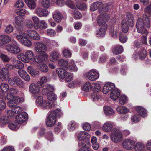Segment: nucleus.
Returning <instances> with one entry per match:
<instances>
[{
  "label": "nucleus",
  "instance_id": "f257e3e1",
  "mask_svg": "<svg viewBox=\"0 0 151 151\" xmlns=\"http://www.w3.org/2000/svg\"><path fill=\"white\" fill-rule=\"evenodd\" d=\"M144 12L145 14L143 16V18L141 17L138 18L136 26L138 33L147 35L148 32L146 28H149L150 24L149 17L146 14L151 15V3L145 9Z\"/></svg>",
  "mask_w": 151,
  "mask_h": 151
},
{
  "label": "nucleus",
  "instance_id": "f03ea898",
  "mask_svg": "<svg viewBox=\"0 0 151 151\" xmlns=\"http://www.w3.org/2000/svg\"><path fill=\"white\" fill-rule=\"evenodd\" d=\"M36 104L37 106H41L44 109L50 110L55 106L53 103H51L48 100H43L42 96H39L36 99Z\"/></svg>",
  "mask_w": 151,
  "mask_h": 151
},
{
  "label": "nucleus",
  "instance_id": "7ed1b4c3",
  "mask_svg": "<svg viewBox=\"0 0 151 151\" xmlns=\"http://www.w3.org/2000/svg\"><path fill=\"white\" fill-rule=\"evenodd\" d=\"M110 137L113 142L117 143L122 140L123 136V133L119 130L115 129L111 133Z\"/></svg>",
  "mask_w": 151,
  "mask_h": 151
},
{
  "label": "nucleus",
  "instance_id": "20e7f679",
  "mask_svg": "<svg viewBox=\"0 0 151 151\" xmlns=\"http://www.w3.org/2000/svg\"><path fill=\"white\" fill-rule=\"evenodd\" d=\"M84 77L88 80L94 81L97 80L99 77V74L98 71L95 69H91L85 73Z\"/></svg>",
  "mask_w": 151,
  "mask_h": 151
},
{
  "label": "nucleus",
  "instance_id": "39448f33",
  "mask_svg": "<svg viewBox=\"0 0 151 151\" xmlns=\"http://www.w3.org/2000/svg\"><path fill=\"white\" fill-rule=\"evenodd\" d=\"M78 139L79 141L78 145L85 144L88 142H86V140L90 138L91 135L85 131H80L76 133Z\"/></svg>",
  "mask_w": 151,
  "mask_h": 151
},
{
  "label": "nucleus",
  "instance_id": "423d86ee",
  "mask_svg": "<svg viewBox=\"0 0 151 151\" xmlns=\"http://www.w3.org/2000/svg\"><path fill=\"white\" fill-rule=\"evenodd\" d=\"M17 58L24 62L28 63L33 58L34 55L32 51L28 50L25 52V55L23 53H20L17 55Z\"/></svg>",
  "mask_w": 151,
  "mask_h": 151
},
{
  "label": "nucleus",
  "instance_id": "0eeeda50",
  "mask_svg": "<svg viewBox=\"0 0 151 151\" xmlns=\"http://www.w3.org/2000/svg\"><path fill=\"white\" fill-rule=\"evenodd\" d=\"M136 142V139L134 138H127L123 141L122 145L125 150H132L134 149Z\"/></svg>",
  "mask_w": 151,
  "mask_h": 151
},
{
  "label": "nucleus",
  "instance_id": "6e6552de",
  "mask_svg": "<svg viewBox=\"0 0 151 151\" xmlns=\"http://www.w3.org/2000/svg\"><path fill=\"white\" fill-rule=\"evenodd\" d=\"M16 38L19 42L25 46H30L32 45L31 42L27 39L25 32H22L17 35Z\"/></svg>",
  "mask_w": 151,
  "mask_h": 151
},
{
  "label": "nucleus",
  "instance_id": "1a4fd4ad",
  "mask_svg": "<svg viewBox=\"0 0 151 151\" xmlns=\"http://www.w3.org/2000/svg\"><path fill=\"white\" fill-rule=\"evenodd\" d=\"M57 121L55 114L54 112H50L48 114L46 119V124L48 127H52L54 125Z\"/></svg>",
  "mask_w": 151,
  "mask_h": 151
},
{
  "label": "nucleus",
  "instance_id": "9d476101",
  "mask_svg": "<svg viewBox=\"0 0 151 151\" xmlns=\"http://www.w3.org/2000/svg\"><path fill=\"white\" fill-rule=\"evenodd\" d=\"M8 82L10 85L14 86H18L22 87L24 85L23 82L21 79L16 76L9 78Z\"/></svg>",
  "mask_w": 151,
  "mask_h": 151
},
{
  "label": "nucleus",
  "instance_id": "9b49d317",
  "mask_svg": "<svg viewBox=\"0 0 151 151\" xmlns=\"http://www.w3.org/2000/svg\"><path fill=\"white\" fill-rule=\"evenodd\" d=\"M34 50L37 53H42L45 54V52L42 51H46L47 50V47L46 45L42 43L38 42H35L34 43Z\"/></svg>",
  "mask_w": 151,
  "mask_h": 151
},
{
  "label": "nucleus",
  "instance_id": "f8f14e48",
  "mask_svg": "<svg viewBox=\"0 0 151 151\" xmlns=\"http://www.w3.org/2000/svg\"><path fill=\"white\" fill-rule=\"evenodd\" d=\"M40 86V82L32 83L29 88V92L34 94H38L40 91V88L41 87Z\"/></svg>",
  "mask_w": 151,
  "mask_h": 151
},
{
  "label": "nucleus",
  "instance_id": "ddd939ff",
  "mask_svg": "<svg viewBox=\"0 0 151 151\" xmlns=\"http://www.w3.org/2000/svg\"><path fill=\"white\" fill-rule=\"evenodd\" d=\"M6 49L11 53L17 54L20 51V48L17 45L8 44L6 46Z\"/></svg>",
  "mask_w": 151,
  "mask_h": 151
},
{
  "label": "nucleus",
  "instance_id": "4468645a",
  "mask_svg": "<svg viewBox=\"0 0 151 151\" xmlns=\"http://www.w3.org/2000/svg\"><path fill=\"white\" fill-rule=\"evenodd\" d=\"M26 34L27 38H29L37 40H40V37L38 33L33 30L29 29L27 31Z\"/></svg>",
  "mask_w": 151,
  "mask_h": 151
},
{
  "label": "nucleus",
  "instance_id": "2eb2a0df",
  "mask_svg": "<svg viewBox=\"0 0 151 151\" xmlns=\"http://www.w3.org/2000/svg\"><path fill=\"white\" fill-rule=\"evenodd\" d=\"M115 124L113 122L107 121L104 124L102 127V129L105 132H109L114 130L113 128Z\"/></svg>",
  "mask_w": 151,
  "mask_h": 151
},
{
  "label": "nucleus",
  "instance_id": "dca6fc26",
  "mask_svg": "<svg viewBox=\"0 0 151 151\" xmlns=\"http://www.w3.org/2000/svg\"><path fill=\"white\" fill-rule=\"evenodd\" d=\"M34 13L40 17H45L48 14V11L41 7H36L34 11Z\"/></svg>",
  "mask_w": 151,
  "mask_h": 151
},
{
  "label": "nucleus",
  "instance_id": "f3484780",
  "mask_svg": "<svg viewBox=\"0 0 151 151\" xmlns=\"http://www.w3.org/2000/svg\"><path fill=\"white\" fill-rule=\"evenodd\" d=\"M109 15L106 14L104 13L101 15L98 18L97 20L98 24L100 26H102V27H104V25L103 24V22H105V24H107L106 22L109 20Z\"/></svg>",
  "mask_w": 151,
  "mask_h": 151
},
{
  "label": "nucleus",
  "instance_id": "a211bd4d",
  "mask_svg": "<svg viewBox=\"0 0 151 151\" xmlns=\"http://www.w3.org/2000/svg\"><path fill=\"white\" fill-rule=\"evenodd\" d=\"M18 92V90L17 89L13 88H10L9 91L7 94V99L9 100L15 101L17 97L15 95L17 94Z\"/></svg>",
  "mask_w": 151,
  "mask_h": 151
},
{
  "label": "nucleus",
  "instance_id": "6ab92c4d",
  "mask_svg": "<svg viewBox=\"0 0 151 151\" xmlns=\"http://www.w3.org/2000/svg\"><path fill=\"white\" fill-rule=\"evenodd\" d=\"M17 69H19L18 73L19 76L27 81H29L30 80V77L26 71L22 69V68L20 67H16Z\"/></svg>",
  "mask_w": 151,
  "mask_h": 151
},
{
  "label": "nucleus",
  "instance_id": "aec40b11",
  "mask_svg": "<svg viewBox=\"0 0 151 151\" xmlns=\"http://www.w3.org/2000/svg\"><path fill=\"white\" fill-rule=\"evenodd\" d=\"M27 119V115L25 113H22L16 116V120L17 122L21 124L25 122Z\"/></svg>",
  "mask_w": 151,
  "mask_h": 151
},
{
  "label": "nucleus",
  "instance_id": "412c9836",
  "mask_svg": "<svg viewBox=\"0 0 151 151\" xmlns=\"http://www.w3.org/2000/svg\"><path fill=\"white\" fill-rule=\"evenodd\" d=\"M11 40L10 37L6 35H0V46H2Z\"/></svg>",
  "mask_w": 151,
  "mask_h": 151
},
{
  "label": "nucleus",
  "instance_id": "4be33fe9",
  "mask_svg": "<svg viewBox=\"0 0 151 151\" xmlns=\"http://www.w3.org/2000/svg\"><path fill=\"white\" fill-rule=\"evenodd\" d=\"M115 86L114 84L108 82L106 83L104 85L102 91L104 93L106 94L110 90L115 88Z\"/></svg>",
  "mask_w": 151,
  "mask_h": 151
},
{
  "label": "nucleus",
  "instance_id": "5701e85b",
  "mask_svg": "<svg viewBox=\"0 0 151 151\" xmlns=\"http://www.w3.org/2000/svg\"><path fill=\"white\" fill-rule=\"evenodd\" d=\"M119 29V27L117 26H111L109 28V32L111 36L114 38L116 37L118 35Z\"/></svg>",
  "mask_w": 151,
  "mask_h": 151
},
{
  "label": "nucleus",
  "instance_id": "b1692460",
  "mask_svg": "<svg viewBox=\"0 0 151 151\" xmlns=\"http://www.w3.org/2000/svg\"><path fill=\"white\" fill-rule=\"evenodd\" d=\"M47 26V25L45 21L43 20H41L39 23L37 25L34 26V29L35 30L39 29V32H41L42 29H46Z\"/></svg>",
  "mask_w": 151,
  "mask_h": 151
},
{
  "label": "nucleus",
  "instance_id": "393cba45",
  "mask_svg": "<svg viewBox=\"0 0 151 151\" xmlns=\"http://www.w3.org/2000/svg\"><path fill=\"white\" fill-rule=\"evenodd\" d=\"M104 27H101L96 31V35L98 37H104L105 35V31L107 28V24H105V22H103ZM102 24L103 23H102Z\"/></svg>",
  "mask_w": 151,
  "mask_h": 151
},
{
  "label": "nucleus",
  "instance_id": "a878e982",
  "mask_svg": "<svg viewBox=\"0 0 151 151\" xmlns=\"http://www.w3.org/2000/svg\"><path fill=\"white\" fill-rule=\"evenodd\" d=\"M120 95V91L119 89L115 88L112 89L110 94V97L111 99L115 100Z\"/></svg>",
  "mask_w": 151,
  "mask_h": 151
},
{
  "label": "nucleus",
  "instance_id": "bb28decb",
  "mask_svg": "<svg viewBox=\"0 0 151 151\" xmlns=\"http://www.w3.org/2000/svg\"><path fill=\"white\" fill-rule=\"evenodd\" d=\"M126 19L129 25L131 27L134 25V19L133 15L129 12H127L126 14Z\"/></svg>",
  "mask_w": 151,
  "mask_h": 151
},
{
  "label": "nucleus",
  "instance_id": "cd10ccee",
  "mask_svg": "<svg viewBox=\"0 0 151 151\" xmlns=\"http://www.w3.org/2000/svg\"><path fill=\"white\" fill-rule=\"evenodd\" d=\"M65 67H60L56 69V72L61 79L67 72L65 69Z\"/></svg>",
  "mask_w": 151,
  "mask_h": 151
},
{
  "label": "nucleus",
  "instance_id": "c85d7f7f",
  "mask_svg": "<svg viewBox=\"0 0 151 151\" xmlns=\"http://www.w3.org/2000/svg\"><path fill=\"white\" fill-rule=\"evenodd\" d=\"M24 21V18L19 16H17L15 18V24L17 26L22 27Z\"/></svg>",
  "mask_w": 151,
  "mask_h": 151
},
{
  "label": "nucleus",
  "instance_id": "c756f323",
  "mask_svg": "<svg viewBox=\"0 0 151 151\" xmlns=\"http://www.w3.org/2000/svg\"><path fill=\"white\" fill-rule=\"evenodd\" d=\"M134 149L135 151H143L145 149V146L143 143L138 142L135 143Z\"/></svg>",
  "mask_w": 151,
  "mask_h": 151
},
{
  "label": "nucleus",
  "instance_id": "7c9ffc66",
  "mask_svg": "<svg viewBox=\"0 0 151 151\" xmlns=\"http://www.w3.org/2000/svg\"><path fill=\"white\" fill-rule=\"evenodd\" d=\"M15 13L16 14L20 16H24L25 15H29L30 14L28 11L24 9H17L15 11Z\"/></svg>",
  "mask_w": 151,
  "mask_h": 151
},
{
  "label": "nucleus",
  "instance_id": "2f4dec72",
  "mask_svg": "<svg viewBox=\"0 0 151 151\" xmlns=\"http://www.w3.org/2000/svg\"><path fill=\"white\" fill-rule=\"evenodd\" d=\"M60 55L59 53L57 51H53L50 56V60L52 62H55L59 58Z\"/></svg>",
  "mask_w": 151,
  "mask_h": 151
},
{
  "label": "nucleus",
  "instance_id": "473e14b6",
  "mask_svg": "<svg viewBox=\"0 0 151 151\" xmlns=\"http://www.w3.org/2000/svg\"><path fill=\"white\" fill-rule=\"evenodd\" d=\"M73 78V74L67 72L64 75L63 78H62L60 79H62L66 82H68L72 80Z\"/></svg>",
  "mask_w": 151,
  "mask_h": 151
},
{
  "label": "nucleus",
  "instance_id": "72a5a7b5",
  "mask_svg": "<svg viewBox=\"0 0 151 151\" xmlns=\"http://www.w3.org/2000/svg\"><path fill=\"white\" fill-rule=\"evenodd\" d=\"M40 54L37 56V58L35 60V62L37 63H40L43 61L45 58H46L48 57V55L47 53L45 52V54L42 53H39Z\"/></svg>",
  "mask_w": 151,
  "mask_h": 151
},
{
  "label": "nucleus",
  "instance_id": "f704fd0d",
  "mask_svg": "<svg viewBox=\"0 0 151 151\" xmlns=\"http://www.w3.org/2000/svg\"><path fill=\"white\" fill-rule=\"evenodd\" d=\"M136 110L142 117H145L147 116V112L146 110L142 107L139 106L136 107Z\"/></svg>",
  "mask_w": 151,
  "mask_h": 151
},
{
  "label": "nucleus",
  "instance_id": "c9c22d12",
  "mask_svg": "<svg viewBox=\"0 0 151 151\" xmlns=\"http://www.w3.org/2000/svg\"><path fill=\"white\" fill-rule=\"evenodd\" d=\"M9 117L6 116H2L0 119V127H2L7 124L9 122Z\"/></svg>",
  "mask_w": 151,
  "mask_h": 151
},
{
  "label": "nucleus",
  "instance_id": "e433bc0d",
  "mask_svg": "<svg viewBox=\"0 0 151 151\" xmlns=\"http://www.w3.org/2000/svg\"><path fill=\"white\" fill-rule=\"evenodd\" d=\"M28 7L31 10H33L36 6L35 0H24Z\"/></svg>",
  "mask_w": 151,
  "mask_h": 151
},
{
  "label": "nucleus",
  "instance_id": "4c0bfd02",
  "mask_svg": "<svg viewBox=\"0 0 151 151\" xmlns=\"http://www.w3.org/2000/svg\"><path fill=\"white\" fill-rule=\"evenodd\" d=\"M110 4L108 3H105L101 5L99 9V12L102 13L103 12H107L109 10V8L110 7Z\"/></svg>",
  "mask_w": 151,
  "mask_h": 151
},
{
  "label": "nucleus",
  "instance_id": "58836bf2",
  "mask_svg": "<svg viewBox=\"0 0 151 151\" xmlns=\"http://www.w3.org/2000/svg\"><path fill=\"white\" fill-rule=\"evenodd\" d=\"M104 112L108 116H112L115 114V111L109 106H106L104 107Z\"/></svg>",
  "mask_w": 151,
  "mask_h": 151
},
{
  "label": "nucleus",
  "instance_id": "ea45409f",
  "mask_svg": "<svg viewBox=\"0 0 151 151\" xmlns=\"http://www.w3.org/2000/svg\"><path fill=\"white\" fill-rule=\"evenodd\" d=\"M123 47L119 45H117L114 47L112 52L114 54L116 55L121 53L123 51Z\"/></svg>",
  "mask_w": 151,
  "mask_h": 151
},
{
  "label": "nucleus",
  "instance_id": "a19ab883",
  "mask_svg": "<svg viewBox=\"0 0 151 151\" xmlns=\"http://www.w3.org/2000/svg\"><path fill=\"white\" fill-rule=\"evenodd\" d=\"M80 147H82L79 150V151H91L90 149V145L89 142H87L82 145H78Z\"/></svg>",
  "mask_w": 151,
  "mask_h": 151
},
{
  "label": "nucleus",
  "instance_id": "79ce46f5",
  "mask_svg": "<svg viewBox=\"0 0 151 151\" xmlns=\"http://www.w3.org/2000/svg\"><path fill=\"white\" fill-rule=\"evenodd\" d=\"M116 111L119 114L126 113L129 111V109L126 107L119 106L116 109Z\"/></svg>",
  "mask_w": 151,
  "mask_h": 151
},
{
  "label": "nucleus",
  "instance_id": "37998d69",
  "mask_svg": "<svg viewBox=\"0 0 151 151\" xmlns=\"http://www.w3.org/2000/svg\"><path fill=\"white\" fill-rule=\"evenodd\" d=\"M53 17L55 21L58 23L61 22L63 17L61 14L60 12L55 13L53 14Z\"/></svg>",
  "mask_w": 151,
  "mask_h": 151
},
{
  "label": "nucleus",
  "instance_id": "c03bdc74",
  "mask_svg": "<svg viewBox=\"0 0 151 151\" xmlns=\"http://www.w3.org/2000/svg\"><path fill=\"white\" fill-rule=\"evenodd\" d=\"M92 84L89 82H86L83 85L82 90L85 92H88L90 90H92Z\"/></svg>",
  "mask_w": 151,
  "mask_h": 151
},
{
  "label": "nucleus",
  "instance_id": "a18cd8bd",
  "mask_svg": "<svg viewBox=\"0 0 151 151\" xmlns=\"http://www.w3.org/2000/svg\"><path fill=\"white\" fill-rule=\"evenodd\" d=\"M92 90L94 91L99 92L101 90V87L100 85L97 83H93L92 84Z\"/></svg>",
  "mask_w": 151,
  "mask_h": 151
},
{
  "label": "nucleus",
  "instance_id": "49530a36",
  "mask_svg": "<svg viewBox=\"0 0 151 151\" xmlns=\"http://www.w3.org/2000/svg\"><path fill=\"white\" fill-rule=\"evenodd\" d=\"M102 4L101 2H96L93 3L91 6L90 9L92 11H94L99 8Z\"/></svg>",
  "mask_w": 151,
  "mask_h": 151
},
{
  "label": "nucleus",
  "instance_id": "de8ad7c7",
  "mask_svg": "<svg viewBox=\"0 0 151 151\" xmlns=\"http://www.w3.org/2000/svg\"><path fill=\"white\" fill-rule=\"evenodd\" d=\"M128 101L127 97L124 95H121L119 99V102L122 105H124Z\"/></svg>",
  "mask_w": 151,
  "mask_h": 151
},
{
  "label": "nucleus",
  "instance_id": "09e8293b",
  "mask_svg": "<svg viewBox=\"0 0 151 151\" xmlns=\"http://www.w3.org/2000/svg\"><path fill=\"white\" fill-rule=\"evenodd\" d=\"M47 99L50 101H53L57 99V96L52 92L48 93L47 94Z\"/></svg>",
  "mask_w": 151,
  "mask_h": 151
},
{
  "label": "nucleus",
  "instance_id": "8fccbe9b",
  "mask_svg": "<svg viewBox=\"0 0 151 151\" xmlns=\"http://www.w3.org/2000/svg\"><path fill=\"white\" fill-rule=\"evenodd\" d=\"M0 88L1 91L6 92L8 90L9 87V85L7 83H2L0 84Z\"/></svg>",
  "mask_w": 151,
  "mask_h": 151
},
{
  "label": "nucleus",
  "instance_id": "3c124183",
  "mask_svg": "<svg viewBox=\"0 0 151 151\" xmlns=\"http://www.w3.org/2000/svg\"><path fill=\"white\" fill-rule=\"evenodd\" d=\"M14 6L16 8L21 9L24 6V3L22 0H16Z\"/></svg>",
  "mask_w": 151,
  "mask_h": 151
},
{
  "label": "nucleus",
  "instance_id": "603ef678",
  "mask_svg": "<svg viewBox=\"0 0 151 151\" xmlns=\"http://www.w3.org/2000/svg\"><path fill=\"white\" fill-rule=\"evenodd\" d=\"M27 69L28 72L32 76H35L38 73V71L33 67H28Z\"/></svg>",
  "mask_w": 151,
  "mask_h": 151
},
{
  "label": "nucleus",
  "instance_id": "864d4df0",
  "mask_svg": "<svg viewBox=\"0 0 151 151\" xmlns=\"http://www.w3.org/2000/svg\"><path fill=\"white\" fill-rule=\"evenodd\" d=\"M139 58L141 60L144 59L147 56V53L145 49H143L139 53Z\"/></svg>",
  "mask_w": 151,
  "mask_h": 151
},
{
  "label": "nucleus",
  "instance_id": "5fc2aeb1",
  "mask_svg": "<svg viewBox=\"0 0 151 151\" xmlns=\"http://www.w3.org/2000/svg\"><path fill=\"white\" fill-rule=\"evenodd\" d=\"M121 24L122 31L125 33H127L128 31V27L126 21L125 20L122 21Z\"/></svg>",
  "mask_w": 151,
  "mask_h": 151
},
{
  "label": "nucleus",
  "instance_id": "6e6d98bb",
  "mask_svg": "<svg viewBox=\"0 0 151 151\" xmlns=\"http://www.w3.org/2000/svg\"><path fill=\"white\" fill-rule=\"evenodd\" d=\"M91 98L93 101H96L101 99V97L99 94L94 93H91Z\"/></svg>",
  "mask_w": 151,
  "mask_h": 151
},
{
  "label": "nucleus",
  "instance_id": "4d7b16f0",
  "mask_svg": "<svg viewBox=\"0 0 151 151\" xmlns=\"http://www.w3.org/2000/svg\"><path fill=\"white\" fill-rule=\"evenodd\" d=\"M76 127V123L74 121H70L68 124V129L69 130L72 131L74 130Z\"/></svg>",
  "mask_w": 151,
  "mask_h": 151
},
{
  "label": "nucleus",
  "instance_id": "13d9d810",
  "mask_svg": "<svg viewBox=\"0 0 151 151\" xmlns=\"http://www.w3.org/2000/svg\"><path fill=\"white\" fill-rule=\"evenodd\" d=\"M8 127L9 129L13 130L16 131L19 129V127L17 125V123L15 122H11L9 124Z\"/></svg>",
  "mask_w": 151,
  "mask_h": 151
},
{
  "label": "nucleus",
  "instance_id": "bf43d9fd",
  "mask_svg": "<svg viewBox=\"0 0 151 151\" xmlns=\"http://www.w3.org/2000/svg\"><path fill=\"white\" fill-rule=\"evenodd\" d=\"M58 63L60 66H67L69 64L68 61L63 59H60L58 61Z\"/></svg>",
  "mask_w": 151,
  "mask_h": 151
},
{
  "label": "nucleus",
  "instance_id": "052dcab7",
  "mask_svg": "<svg viewBox=\"0 0 151 151\" xmlns=\"http://www.w3.org/2000/svg\"><path fill=\"white\" fill-rule=\"evenodd\" d=\"M25 23L26 27L28 28H32L34 26V27L33 22L31 20H26Z\"/></svg>",
  "mask_w": 151,
  "mask_h": 151
},
{
  "label": "nucleus",
  "instance_id": "680f3d73",
  "mask_svg": "<svg viewBox=\"0 0 151 151\" xmlns=\"http://www.w3.org/2000/svg\"><path fill=\"white\" fill-rule=\"evenodd\" d=\"M13 26L11 24H9L6 27L5 32L7 34H9L13 32Z\"/></svg>",
  "mask_w": 151,
  "mask_h": 151
},
{
  "label": "nucleus",
  "instance_id": "e2e57ef3",
  "mask_svg": "<svg viewBox=\"0 0 151 151\" xmlns=\"http://www.w3.org/2000/svg\"><path fill=\"white\" fill-rule=\"evenodd\" d=\"M49 0H42V6L45 8H48L50 6Z\"/></svg>",
  "mask_w": 151,
  "mask_h": 151
},
{
  "label": "nucleus",
  "instance_id": "0e129e2a",
  "mask_svg": "<svg viewBox=\"0 0 151 151\" xmlns=\"http://www.w3.org/2000/svg\"><path fill=\"white\" fill-rule=\"evenodd\" d=\"M82 127L84 130L86 131H89L91 129L90 124L89 123H87L83 124Z\"/></svg>",
  "mask_w": 151,
  "mask_h": 151
},
{
  "label": "nucleus",
  "instance_id": "69168bd1",
  "mask_svg": "<svg viewBox=\"0 0 151 151\" xmlns=\"http://www.w3.org/2000/svg\"><path fill=\"white\" fill-rule=\"evenodd\" d=\"M51 112H54L55 114V117L57 118V116L60 117L63 116V113L61 111V110L60 109H57L54 111H53Z\"/></svg>",
  "mask_w": 151,
  "mask_h": 151
},
{
  "label": "nucleus",
  "instance_id": "338daca9",
  "mask_svg": "<svg viewBox=\"0 0 151 151\" xmlns=\"http://www.w3.org/2000/svg\"><path fill=\"white\" fill-rule=\"evenodd\" d=\"M0 58L4 62H8L10 60L9 58L6 55L3 54L0 55Z\"/></svg>",
  "mask_w": 151,
  "mask_h": 151
},
{
  "label": "nucleus",
  "instance_id": "774afa93",
  "mask_svg": "<svg viewBox=\"0 0 151 151\" xmlns=\"http://www.w3.org/2000/svg\"><path fill=\"white\" fill-rule=\"evenodd\" d=\"M74 15L75 18L76 19H79L82 17L81 14L80 12L76 9H75L74 10Z\"/></svg>",
  "mask_w": 151,
  "mask_h": 151
}]
</instances>
